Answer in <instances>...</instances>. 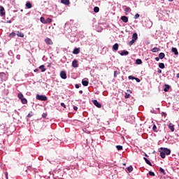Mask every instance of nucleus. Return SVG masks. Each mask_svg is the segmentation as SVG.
Instances as JSON below:
<instances>
[{"instance_id":"nucleus-21","label":"nucleus","mask_w":179,"mask_h":179,"mask_svg":"<svg viewBox=\"0 0 179 179\" xmlns=\"http://www.w3.org/2000/svg\"><path fill=\"white\" fill-rule=\"evenodd\" d=\"M164 57H166V55H164V53H163V52L159 53V59H163V58H164Z\"/></svg>"},{"instance_id":"nucleus-58","label":"nucleus","mask_w":179,"mask_h":179,"mask_svg":"<svg viewBox=\"0 0 179 179\" xmlns=\"http://www.w3.org/2000/svg\"><path fill=\"white\" fill-rule=\"evenodd\" d=\"M2 73H0V75H2Z\"/></svg>"},{"instance_id":"nucleus-31","label":"nucleus","mask_w":179,"mask_h":179,"mask_svg":"<svg viewBox=\"0 0 179 179\" xmlns=\"http://www.w3.org/2000/svg\"><path fill=\"white\" fill-rule=\"evenodd\" d=\"M159 171L161 173H162V174H164V176H166V171H164V169H163V168H159Z\"/></svg>"},{"instance_id":"nucleus-12","label":"nucleus","mask_w":179,"mask_h":179,"mask_svg":"<svg viewBox=\"0 0 179 179\" xmlns=\"http://www.w3.org/2000/svg\"><path fill=\"white\" fill-rule=\"evenodd\" d=\"M172 52H173L175 55H178V50L176 48H172Z\"/></svg>"},{"instance_id":"nucleus-33","label":"nucleus","mask_w":179,"mask_h":179,"mask_svg":"<svg viewBox=\"0 0 179 179\" xmlns=\"http://www.w3.org/2000/svg\"><path fill=\"white\" fill-rule=\"evenodd\" d=\"M152 130L154 132H157V127H156V124L153 125Z\"/></svg>"},{"instance_id":"nucleus-10","label":"nucleus","mask_w":179,"mask_h":179,"mask_svg":"<svg viewBox=\"0 0 179 179\" xmlns=\"http://www.w3.org/2000/svg\"><path fill=\"white\" fill-rule=\"evenodd\" d=\"M132 40H134V41H136V40H138V34L136 33L133 34Z\"/></svg>"},{"instance_id":"nucleus-34","label":"nucleus","mask_w":179,"mask_h":179,"mask_svg":"<svg viewBox=\"0 0 179 179\" xmlns=\"http://www.w3.org/2000/svg\"><path fill=\"white\" fill-rule=\"evenodd\" d=\"M45 22H46L45 24L51 23V22H52V20L51 18H47Z\"/></svg>"},{"instance_id":"nucleus-8","label":"nucleus","mask_w":179,"mask_h":179,"mask_svg":"<svg viewBox=\"0 0 179 179\" xmlns=\"http://www.w3.org/2000/svg\"><path fill=\"white\" fill-rule=\"evenodd\" d=\"M119 47H120V45H118V43H115V44L113 45V51H118Z\"/></svg>"},{"instance_id":"nucleus-7","label":"nucleus","mask_w":179,"mask_h":179,"mask_svg":"<svg viewBox=\"0 0 179 179\" xmlns=\"http://www.w3.org/2000/svg\"><path fill=\"white\" fill-rule=\"evenodd\" d=\"M60 77L62 79H66V73L64 71H61Z\"/></svg>"},{"instance_id":"nucleus-55","label":"nucleus","mask_w":179,"mask_h":179,"mask_svg":"<svg viewBox=\"0 0 179 179\" xmlns=\"http://www.w3.org/2000/svg\"><path fill=\"white\" fill-rule=\"evenodd\" d=\"M169 2H173V0H169Z\"/></svg>"},{"instance_id":"nucleus-18","label":"nucleus","mask_w":179,"mask_h":179,"mask_svg":"<svg viewBox=\"0 0 179 179\" xmlns=\"http://www.w3.org/2000/svg\"><path fill=\"white\" fill-rule=\"evenodd\" d=\"M128 54H129V52L127 51V50H123L121 53L120 55L124 56V55H128Z\"/></svg>"},{"instance_id":"nucleus-25","label":"nucleus","mask_w":179,"mask_h":179,"mask_svg":"<svg viewBox=\"0 0 179 179\" xmlns=\"http://www.w3.org/2000/svg\"><path fill=\"white\" fill-rule=\"evenodd\" d=\"M136 64L137 65H141V64H142V59H137L136 61Z\"/></svg>"},{"instance_id":"nucleus-32","label":"nucleus","mask_w":179,"mask_h":179,"mask_svg":"<svg viewBox=\"0 0 179 179\" xmlns=\"http://www.w3.org/2000/svg\"><path fill=\"white\" fill-rule=\"evenodd\" d=\"M17 97H18L20 100H22V99L24 98L23 94H22V93L18 94Z\"/></svg>"},{"instance_id":"nucleus-22","label":"nucleus","mask_w":179,"mask_h":179,"mask_svg":"<svg viewBox=\"0 0 179 179\" xmlns=\"http://www.w3.org/2000/svg\"><path fill=\"white\" fill-rule=\"evenodd\" d=\"M99 11H100V8L99 7L96 6L94 8V12L95 13H99Z\"/></svg>"},{"instance_id":"nucleus-24","label":"nucleus","mask_w":179,"mask_h":179,"mask_svg":"<svg viewBox=\"0 0 179 179\" xmlns=\"http://www.w3.org/2000/svg\"><path fill=\"white\" fill-rule=\"evenodd\" d=\"M164 90V92H169V90H170V85H165V88Z\"/></svg>"},{"instance_id":"nucleus-53","label":"nucleus","mask_w":179,"mask_h":179,"mask_svg":"<svg viewBox=\"0 0 179 179\" xmlns=\"http://www.w3.org/2000/svg\"><path fill=\"white\" fill-rule=\"evenodd\" d=\"M28 117H31V115H30V113L28 114Z\"/></svg>"},{"instance_id":"nucleus-50","label":"nucleus","mask_w":179,"mask_h":179,"mask_svg":"<svg viewBox=\"0 0 179 179\" xmlns=\"http://www.w3.org/2000/svg\"><path fill=\"white\" fill-rule=\"evenodd\" d=\"M176 78L178 79L179 78V73L176 74Z\"/></svg>"},{"instance_id":"nucleus-51","label":"nucleus","mask_w":179,"mask_h":179,"mask_svg":"<svg viewBox=\"0 0 179 179\" xmlns=\"http://www.w3.org/2000/svg\"><path fill=\"white\" fill-rule=\"evenodd\" d=\"M45 117H46V115H45V114H43V118H45Z\"/></svg>"},{"instance_id":"nucleus-36","label":"nucleus","mask_w":179,"mask_h":179,"mask_svg":"<svg viewBox=\"0 0 179 179\" xmlns=\"http://www.w3.org/2000/svg\"><path fill=\"white\" fill-rule=\"evenodd\" d=\"M116 148L117 149V150H122V145H117Z\"/></svg>"},{"instance_id":"nucleus-26","label":"nucleus","mask_w":179,"mask_h":179,"mask_svg":"<svg viewBox=\"0 0 179 179\" xmlns=\"http://www.w3.org/2000/svg\"><path fill=\"white\" fill-rule=\"evenodd\" d=\"M21 101L22 103V104H27V99H26V98H23L21 99Z\"/></svg>"},{"instance_id":"nucleus-16","label":"nucleus","mask_w":179,"mask_h":179,"mask_svg":"<svg viewBox=\"0 0 179 179\" xmlns=\"http://www.w3.org/2000/svg\"><path fill=\"white\" fill-rule=\"evenodd\" d=\"M80 52V50L79 48H76L74 49V50L73 51V54H76L78 55Z\"/></svg>"},{"instance_id":"nucleus-57","label":"nucleus","mask_w":179,"mask_h":179,"mask_svg":"<svg viewBox=\"0 0 179 179\" xmlns=\"http://www.w3.org/2000/svg\"><path fill=\"white\" fill-rule=\"evenodd\" d=\"M123 166H127V164H123Z\"/></svg>"},{"instance_id":"nucleus-3","label":"nucleus","mask_w":179,"mask_h":179,"mask_svg":"<svg viewBox=\"0 0 179 179\" xmlns=\"http://www.w3.org/2000/svg\"><path fill=\"white\" fill-rule=\"evenodd\" d=\"M45 43H46L48 44V45H52V44H54V43L50 38H46L45 39Z\"/></svg>"},{"instance_id":"nucleus-42","label":"nucleus","mask_w":179,"mask_h":179,"mask_svg":"<svg viewBox=\"0 0 179 179\" xmlns=\"http://www.w3.org/2000/svg\"><path fill=\"white\" fill-rule=\"evenodd\" d=\"M117 75H118V72L117 71H115L114 72V77L117 78Z\"/></svg>"},{"instance_id":"nucleus-43","label":"nucleus","mask_w":179,"mask_h":179,"mask_svg":"<svg viewBox=\"0 0 179 179\" xmlns=\"http://www.w3.org/2000/svg\"><path fill=\"white\" fill-rule=\"evenodd\" d=\"M139 14H136L134 16V19H138V17H139Z\"/></svg>"},{"instance_id":"nucleus-23","label":"nucleus","mask_w":179,"mask_h":179,"mask_svg":"<svg viewBox=\"0 0 179 179\" xmlns=\"http://www.w3.org/2000/svg\"><path fill=\"white\" fill-rule=\"evenodd\" d=\"M17 36L18 37H24V34L20 32V31H17Z\"/></svg>"},{"instance_id":"nucleus-1","label":"nucleus","mask_w":179,"mask_h":179,"mask_svg":"<svg viewBox=\"0 0 179 179\" xmlns=\"http://www.w3.org/2000/svg\"><path fill=\"white\" fill-rule=\"evenodd\" d=\"M159 152H160V157H162V159H165L166 155H169L171 153V150L170 149L164 148H161Z\"/></svg>"},{"instance_id":"nucleus-48","label":"nucleus","mask_w":179,"mask_h":179,"mask_svg":"<svg viewBox=\"0 0 179 179\" xmlns=\"http://www.w3.org/2000/svg\"><path fill=\"white\" fill-rule=\"evenodd\" d=\"M159 59H160L159 57H155V60H156V61H159Z\"/></svg>"},{"instance_id":"nucleus-39","label":"nucleus","mask_w":179,"mask_h":179,"mask_svg":"<svg viewBox=\"0 0 179 179\" xmlns=\"http://www.w3.org/2000/svg\"><path fill=\"white\" fill-rule=\"evenodd\" d=\"M128 79L134 80H135V77H134V76H129L128 77Z\"/></svg>"},{"instance_id":"nucleus-45","label":"nucleus","mask_w":179,"mask_h":179,"mask_svg":"<svg viewBox=\"0 0 179 179\" xmlns=\"http://www.w3.org/2000/svg\"><path fill=\"white\" fill-rule=\"evenodd\" d=\"M73 110H74L75 111H78V108H77V106H73Z\"/></svg>"},{"instance_id":"nucleus-47","label":"nucleus","mask_w":179,"mask_h":179,"mask_svg":"<svg viewBox=\"0 0 179 179\" xmlns=\"http://www.w3.org/2000/svg\"><path fill=\"white\" fill-rule=\"evenodd\" d=\"M79 93H80V94H83V90H80Z\"/></svg>"},{"instance_id":"nucleus-14","label":"nucleus","mask_w":179,"mask_h":179,"mask_svg":"<svg viewBox=\"0 0 179 179\" xmlns=\"http://www.w3.org/2000/svg\"><path fill=\"white\" fill-rule=\"evenodd\" d=\"M25 6H27V8L28 9H31V8L33 7V6L31 5V3H30V2H27Z\"/></svg>"},{"instance_id":"nucleus-11","label":"nucleus","mask_w":179,"mask_h":179,"mask_svg":"<svg viewBox=\"0 0 179 179\" xmlns=\"http://www.w3.org/2000/svg\"><path fill=\"white\" fill-rule=\"evenodd\" d=\"M39 69H41V72H45L47 69H45V66L41 65L39 66Z\"/></svg>"},{"instance_id":"nucleus-20","label":"nucleus","mask_w":179,"mask_h":179,"mask_svg":"<svg viewBox=\"0 0 179 179\" xmlns=\"http://www.w3.org/2000/svg\"><path fill=\"white\" fill-rule=\"evenodd\" d=\"M145 162L147 163V164H148L149 166H152V162H150V161H149V159H148V158L144 157L143 158Z\"/></svg>"},{"instance_id":"nucleus-44","label":"nucleus","mask_w":179,"mask_h":179,"mask_svg":"<svg viewBox=\"0 0 179 179\" xmlns=\"http://www.w3.org/2000/svg\"><path fill=\"white\" fill-rule=\"evenodd\" d=\"M61 106H62V107H64V108H66V106H65V103H62Z\"/></svg>"},{"instance_id":"nucleus-2","label":"nucleus","mask_w":179,"mask_h":179,"mask_svg":"<svg viewBox=\"0 0 179 179\" xmlns=\"http://www.w3.org/2000/svg\"><path fill=\"white\" fill-rule=\"evenodd\" d=\"M37 100H41V101H47V96L45 95L36 94Z\"/></svg>"},{"instance_id":"nucleus-29","label":"nucleus","mask_w":179,"mask_h":179,"mask_svg":"<svg viewBox=\"0 0 179 179\" xmlns=\"http://www.w3.org/2000/svg\"><path fill=\"white\" fill-rule=\"evenodd\" d=\"M40 20H41V23H43L44 24H45V18H44V17H41V18H40Z\"/></svg>"},{"instance_id":"nucleus-60","label":"nucleus","mask_w":179,"mask_h":179,"mask_svg":"<svg viewBox=\"0 0 179 179\" xmlns=\"http://www.w3.org/2000/svg\"><path fill=\"white\" fill-rule=\"evenodd\" d=\"M162 1H164V0H162Z\"/></svg>"},{"instance_id":"nucleus-5","label":"nucleus","mask_w":179,"mask_h":179,"mask_svg":"<svg viewBox=\"0 0 179 179\" xmlns=\"http://www.w3.org/2000/svg\"><path fill=\"white\" fill-rule=\"evenodd\" d=\"M72 66H73V68H78V66H79V64H78V60L77 59H74L72 62Z\"/></svg>"},{"instance_id":"nucleus-35","label":"nucleus","mask_w":179,"mask_h":179,"mask_svg":"<svg viewBox=\"0 0 179 179\" xmlns=\"http://www.w3.org/2000/svg\"><path fill=\"white\" fill-rule=\"evenodd\" d=\"M15 36H16V34L15 32H12L9 34V37L10 38H13L15 37Z\"/></svg>"},{"instance_id":"nucleus-27","label":"nucleus","mask_w":179,"mask_h":179,"mask_svg":"<svg viewBox=\"0 0 179 179\" xmlns=\"http://www.w3.org/2000/svg\"><path fill=\"white\" fill-rule=\"evenodd\" d=\"M124 12H126V13H129V12H131V8L126 7L124 9Z\"/></svg>"},{"instance_id":"nucleus-6","label":"nucleus","mask_w":179,"mask_h":179,"mask_svg":"<svg viewBox=\"0 0 179 179\" xmlns=\"http://www.w3.org/2000/svg\"><path fill=\"white\" fill-rule=\"evenodd\" d=\"M5 8H3V6H0V14L1 16H5Z\"/></svg>"},{"instance_id":"nucleus-30","label":"nucleus","mask_w":179,"mask_h":179,"mask_svg":"<svg viewBox=\"0 0 179 179\" xmlns=\"http://www.w3.org/2000/svg\"><path fill=\"white\" fill-rule=\"evenodd\" d=\"M159 67L161 69H164V63H159Z\"/></svg>"},{"instance_id":"nucleus-52","label":"nucleus","mask_w":179,"mask_h":179,"mask_svg":"<svg viewBox=\"0 0 179 179\" xmlns=\"http://www.w3.org/2000/svg\"><path fill=\"white\" fill-rule=\"evenodd\" d=\"M158 73H162V70L158 71Z\"/></svg>"},{"instance_id":"nucleus-17","label":"nucleus","mask_w":179,"mask_h":179,"mask_svg":"<svg viewBox=\"0 0 179 179\" xmlns=\"http://www.w3.org/2000/svg\"><path fill=\"white\" fill-rule=\"evenodd\" d=\"M169 128L171 129V132H174V125H173V124L170 123Z\"/></svg>"},{"instance_id":"nucleus-41","label":"nucleus","mask_w":179,"mask_h":179,"mask_svg":"<svg viewBox=\"0 0 179 179\" xmlns=\"http://www.w3.org/2000/svg\"><path fill=\"white\" fill-rule=\"evenodd\" d=\"M134 80L138 82V83H139V82H141V79L138 78H134Z\"/></svg>"},{"instance_id":"nucleus-38","label":"nucleus","mask_w":179,"mask_h":179,"mask_svg":"<svg viewBox=\"0 0 179 179\" xmlns=\"http://www.w3.org/2000/svg\"><path fill=\"white\" fill-rule=\"evenodd\" d=\"M124 97L125 99H129V97H131V94L126 93Z\"/></svg>"},{"instance_id":"nucleus-4","label":"nucleus","mask_w":179,"mask_h":179,"mask_svg":"<svg viewBox=\"0 0 179 179\" xmlns=\"http://www.w3.org/2000/svg\"><path fill=\"white\" fill-rule=\"evenodd\" d=\"M93 104H94L96 106V107H97L98 108H101V105L100 104V103H99V101H97V100L94 99L92 101Z\"/></svg>"},{"instance_id":"nucleus-28","label":"nucleus","mask_w":179,"mask_h":179,"mask_svg":"<svg viewBox=\"0 0 179 179\" xmlns=\"http://www.w3.org/2000/svg\"><path fill=\"white\" fill-rule=\"evenodd\" d=\"M127 170L129 171V173H131V172L134 171V167H132V166H130L127 167Z\"/></svg>"},{"instance_id":"nucleus-9","label":"nucleus","mask_w":179,"mask_h":179,"mask_svg":"<svg viewBox=\"0 0 179 179\" xmlns=\"http://www.w3.org/2000/svg\"><path fill=\"white\" fill-rule=\"evenodd\" d=\"M121 20H122V22H124V23H128V17H127V16H122V17H121Z\"/></svg>"},{"instance_id":"nucleus-46","label":"nucleus","mask_w":179,"mask_h":179,"mask_svg":"<svg viewBox=\"0 0 179 179\" xmlns=\"http://www.w3.org/2000/svg\"><path fill=\"white\" fill-rule=\"evenodd\" d=\"M80 86H79V84H76V89H79Z\"/></svg>"},{"instance_id":"nucleus-49","label":"nucleus","mask_w":179,"mask_h":179,"mask_svg":"<svg viewBox=\"0 0 179 179\" xmlns=\"http://www.w3.org/2000/svg\"><path fill=\"white\" fill-rule=\"evenodd\" d=\"M38 69H36L34 71V72H38Z\"/></svg>"},{"instance_id":"nucleus-56","label":"nucleus","mask_w":179,"mask_h":179,"mask_svg":"<svg viewBox=\"0 0 179 179\" xmlns=\"http://www.w3.org/2000/svg\"><path fill=\"white\" fill-rule=\"evenodd\" d=\"M5 175L6 176V177L8 176V173H6Z\"/></svg>"},{"instance_id":"nucleus-15","label":"nucleus","mask_w":179,"mask_h":179,"mask_svg":"<svg viewBox=\"0 0 179 179\" xmlns=\"http://www.w3.org/2000/svg\"><path fill=\"white\" fill-rule=\"evenodd\" d=\"M152 52H159L160 51V48H154L151 50Z\"/></svg>"},{"instance_id":"nucleus-13","label":"nucleus","mask_w":179,"mask_h":179,"mask_svg":"<svg viewBox=\"0 0 179 179\" xmlns=\"http://www.w3.org/2000/svg\"><path fill=\"white\" fill-rule=\"evenodd\" d=\"M61 3H64V5H69V0H61Z\"/></svg>"},{"instance_id":"nucleus-37","label":"nucleus","mask_w":179,"mask_h":179,"mask_svg":"<svg viewBox=\"0 0 179 179\" xmlns=\"http://www.w3.org/2000/svg\"><path fill=\"white\" fill-rule=\"evenodd\" d=\"M136 42V41H134V39H132L129 43V45H133V44Z\"/></svg>"},{"instance_id":"nucleus-40","label":"nucleus","mask_w":179,"mask_h":179,"mask_svg":"<svg viewBox=\"0 0 179 179\" xmlns=\"http://www.w3.org/2000/svg\"><path fill=\"white\" fill-rule=\"evenodd\" d=\"M149 175L151 176V177H155V173L154 172L150 171Z\"/></svg>"},{"instance_id":"nucleus-54","label":"nucleus","mask_w":179,"mask_h":179,"mask_svg":"<svg viewBox=\"0 0 179 179\" xmlns=\"http://www.w3.org/2000/svg\"><path fill=\"white\" fill-rule=\"evenodd\" d=\"M162 115H164V112H162Z\"/></svg>"},{"instance_id":"nucleus-59","label":"nucleus","mask_w":179,"mask_h":179,"mask_svg":"<svg viewBox=\"0 0 179 179\" xmlns=\"http://www.w3.org/2000/svg\"><path fill=\"white\" fill-rule=\"evenodd\" d=\"M129 92H130V93H131V90H129Z\"/></svg>"},{"instance_id":"nucleus-19","label":"nucleus","mask_w":179,"mask_h":179,"mask_svg":"<svg viewBox=\"0 0 179 179\" xmlns=\"http://www.w3.org/2000/svg\"><path fill=\"white\" fill-rule=\"evenodd\" d=\"M82 83L84 86H88L89 85V81L85 80H82Z\"/></svg>"}]
</instances>
